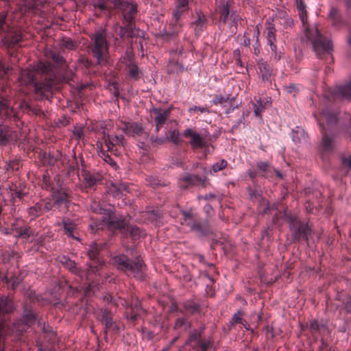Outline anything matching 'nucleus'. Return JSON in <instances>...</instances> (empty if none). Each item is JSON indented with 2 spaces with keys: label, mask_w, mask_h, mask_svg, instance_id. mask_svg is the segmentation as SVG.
I'll return each instance as SVG.
<instances>
[{
  "label": "nucleus",
  "mask_w": 351,
  "mask_h": 351,
  "mask_svg": "<svg viewBox=\"0 0 351 351\" xmlns=\"http://www.w3.org/2000/svg\"><path fill=\"white\" fill-rule=\"evenodd\" d=\"M24 317L26 324L27 325H29L34 319V315L30 312L25 313Z\"/></svg>",
  "instance_id": "obj_57"
},
{
  "label": "nucleus",
  "mask_w": 351,
  "mask_h": 351,
  "mask_svg": "<svg viewBox=\"0 0 351 351\" xmlns=\"http://www.w3.org/2000/svg\"><path fill=\"white\" fill-rule=\"evenodd\" d=\"M254 114L261 119V114L265 110V106L261 101H258L256 104H253Z\"/></svg>",
  "instance_id": "obj_50"
},
{
  "label": "nucleus",
  "mask_w": 351,
  "mask_h": 351,
  "mask_svg": "<svg viewBox=\"0 0 351 351\" xmlns=\"http://www.w3.org/2000/svg\"><path fill=\"white\" fill-rule=\"evenodd\" d=\"M103 139L108 151L113 153L114 155H119L120 149L123 147L125 144L123 135H110L104 133Z\"/></svg>",
  "instance_id": "obj_12"
},
{
  "label": "nucleus",
  "mask_w": 351,
  "mask_h": 351,
  "mask_svg": "<svg viewBox=\"0 0 351 351\" xmlns=\"http://www.w3.org/2000/svg\"><path fill=\"white\" fill-rule=\"evenodd\" d=\"M199 347L202 351H206L210 347L209 342H202L199 344Z\"/></svg>",
  "instance_id": "obj_64"
},
{
  "label": "nucleus",
  "mask_w": 351,
  "mask_h": 351,
  "mask_svg": "<svg viewBox=\"0 0 351 351\" xmlns=\"http://www.w3.org/2000/svg\"><path fill=\"white\" fill-rule=\"evenodd\" d=\"M319 126L322 130V148L324 151L328 152L332 149L333 148V138L328 136L326 133L324 131V126L322 123H319Z\"/></svg>",
  "instance_id": "obj_26"
},
{
  "label": "nucleus",
  "mask_w": 351,
  "mask_h": 351,
  "mask_svg": "<svg viewBox=\"0 0 351 351\" xmlns=\"http://www.w3.org/2000/svg\"><path fill=\"white\" fill-rule=\"evenodd\" d=\"M234 97H232V98H229V97H223L222 95H216L215 99H213V104H215V105H217V104H224L227 102L230 103V104H232V100H234Z\"/></svg>",
  "instance_id": "obj_48"
},
{
  "label": "nucleus",
  "mask_w": 351,
  "mask_h": 351,
  "mask_svg": "<svg viewBox=\"0 0 351 351\" xmlns=\"http://www.w3.org/2000/svg\"><path fill=\"white\" fill-rule=\"evenodd\" d=\"M322 117L328 125L335 123L337 121V114L328 110L322 112Z\"/></svg>",
  "instance_id": "obj_41"
},
{
  "label": "nucleus",
  "mask_w": 351,
  "mask_h": 351,
  "mask_svg": "<svg viewBox=\"0 0 351 351\" xmlns=\"http://www.w3.org/2000/svg\"><path fill=\"white\" fill-rule=\"evenodd\" d=\"M271 56L274 58V59L275 60H280V58H281V52L280 51H277V48H276V46L275 45V49L274 50H271Z\"/></svg>",
  "instance_id": "obj_59"
},
{
  "label": "nucleus",
  "mask_w": 351,
  "mask_h": 351,
  "mask_svg": "<svg viewBox=\"0 0 351 351\" xmlns=\"http://www.w3.org/2000/svg\"><path fill=\"white\" fill-rule=\"evenodd\" d=\"M29 215L35 219L40 216L43 213V204L36 203L34 206L30 207L28 210Z\"/></svg>",
  "instance_id": "obj_40"
},
{
  "label": "nucleus",
  "mask_w": 351,
  "mask_h": 351,
  "mask_svg": "<svg viewBox=\"0 0 351 351\" xmlns=\"http://www.w3.org/2000/svg\"><path fill=\"white\" fill-rule=\"evenodd\" d=\"M8 69V66H5L0 62V77H3L4 75L7 74Z\"/></svg>",
  "instance_id": "obj_61"
},
{
  "label": "nucleus",
  "mask_w": 351,
  "mask_h": 351,
  "mask_svg": "<svg viewBox=\"0 0 351 351\" xmlns=\"http://www.w3.org/2000/svg\"><path fill=\"white\" fill-rule=\"evenodd\" d=\"M12 137V131L9 127L0 128V147L5 146Z\"/></svg>",
  "instance_id": "obj_25"
},
{
  "label": "nucleus",
  "mask_w": 351,
  "mask_h": 351,
  "mask_svg": "<svg viewBox=\"0 0 351 351\" xmlns=\"http://www.w3.org/2000/svg\"><path fill=\"white\" fill-rule=\"evenodd\" d=\"M8 168L11 169L12 170H18L19 168V161H10L8 165Z\"/></svg>",
  "instance_id": "obj_58"
},
{
  "label": "nucleus",
  "mask_w": 351,
  "mask_h": 351,
  "mask_svg": "<svg viewBox=\"0 0 351 351\" xmlns=\"http://www.w3.org/2000/svg\"><path fill=\"white\" fill-rule=\"evenodd\" d=\"M249 195L252 200L261 201L262 198L259 191H258L257 190H252L251 189H249Z\"/></svg>",
  "instance_id": "obj_53"
},
{
  "label": "nucleus",
  "mask_w": 351,
  "mask_h": 351,
  "mask_svg": "<svg viewBox=\"0 0 351 351\" xmlns=\"http://www.w3.org/2000/svg\"><path fill=\"white\" fill-rule=\"evenodd\" d=\"M182 215L183 217L182 223L188 226L191 228L196 220V215L192 211L189 210L183 211Z\"/></svg>",
  "instance_id": "obj_33"
},
{
  "label": "nucleus",
  "mask_w": 351,
  "mask_h": 351,
  "mask_svg": "<svg viewBox=\"0 0 351 351\" xmlns=\"http://www.w3.org/2000/svg\"><path fill=\"white\" fill-rule=\"evenodd\" d=\"M100 250L101 247L97 243H93L89 246L87 254L91 260V263L89 265V268L88 269L86 274L88 280L90 279V274H97L105 265L104 262L100 260L99 258Z\"/></svg>",
  "instance_id": "obj_7"
},
{
  "label": "nucleus",
  "mask_w": 351,
  "mask_h": 351,
  "mask_svg": "<svg viewBox=\"0 0 351 351\" xmlns=\"http://www.w3.org/2000/svg\"><path fill=\"white\" fill-rule=\"evenodd\" d=\"M0 117L2 119H13L14 121L20 119L19 115L6 101H0Z\"/></svg>",
  "instance_id": "obj_17"
},
{
  "label": "nucleus",
  "mask_w": 351,
  "mask_h": 351,
  "mask_svg": "<svg viewBox=\"0 0 351 351\" xmlns=\"http://www.w3.org/2000/svg\"><path fill=\"white\" fill-rule=\"evenodd\" d=\"M93 44L90 47V53L95 59L96 63L103 66L108 64L109 53L108 45L104 32H97L93 38Z\"/></svg>",
  "instance_id": "obj_4"
},
{
  "label": "nucleus",
  "mask_w": 351,
  "mask_h": 351,
  "mask_svg": "<svg viewBox=\"0 0 351 351\" xmlns=\"http://www.w3.org/2000/svg\"><path fill=\"white\" fill-rule=\"evenodd\" d=\"M151 141L153 143H156L157 144H163L168 141V136L166 137H158V136H151Z\"/></svg>",
  "instance_id": "obj_56"
},
{
  "label": "nucleus",
  "mask_w": 351,
  "mask_h": 351,
  "mask_svg": "<svg viewBox=\"0 0 351 351\" xmlns=\"http://www.w3.org/2000/svg\"><path fill=\"white\" fill-rule=\"evenodd\" d=\"M191 230L199 233L202 235L206 234L208 232V225L205 221H200L196 219L195 223L191 228Z\"/></svg>",
  "instance_id": "obj_30"
},
{
  "label": "nucleus",
  "mask_w": 351,
  "mask_h": 351,
  "mask_svg": "<svg viewBox=\"0 0 351 351\" xmlns=\"http://www.w3.org/2000/svg\"><path fill=\"white\" fill-rule=\"evenodd\" d=\"M189 9V0H176L175 8L173 10V18L175 21L173 26L175 29L171 33L173 36L178 34L181 24L179 19Z\"/></svg>",
  "instance_id": "obj_13"
},
{
  "label": "nucleus",
  "mask_w": 351,
  "mask_h": 351,
  "mask_svg": "<svg viewBox=\"0 0 351 351\" xmlns=\"http://www.w3.org/2000/svg\"><path fill=\"white\" fill-rule=\"evenodd\" d=\"M121 130L132 136H140L143 133L142 126L137 123H124Z\"/></svg>",
  "instance_id": "obj_19"
},
{
  "label": "nucleus",
  "mask_w": 351,
  "mask_h": 351,
  "mask_svg": "<svg viewBox=\"0 0 351 351\" xmlns=\"http://www.w3.org/2000/svg\"><path fill=\"white\" fill-rule=\"evenodd\" d=\"M9 7L8 0H0V35L2 43L6 47H12L21 40L22 36L17 29L10 27L5 21Z\"/></svg>",
  "instance_id": "obj_3"
},
{
  "label": "nucleus",
  "mask_w": 351,
  "mask_h": 351,
  "mask_svg": "<svg viewBox=\"0 0 351 351\" xmlns=\"http://www.w3.org/2000/svg\"><path fill=\"white\" fill-rule=\"evenodd\" d=\"M128 75L130 78L134 80H138L141 78L142 73L138 69V66L135 64H130L128 66Z\"/></svg>",
  "instance_id": "obj_36"
},
{
  "label": "nucleus",
  "mask_w": 351,
  "mask_h": 351,
  "mask_svg": "<svg viewBox=\"0 0 351 351\" xmlns=\"http://www.w3.org/2000/svg\"><path fill=\"white\" fill-rule=\"evenodd\" d=\"M132 25H131L130 27H128V23H127V25L125 27L117 26L116 27L115 31L121 37H123L126 34V33L128 34L129 36H132Z\"/></svg>",
  "instance_id": "obj_47"
},
{
  "label": "nucleus",
  "mask_w": 351,
  "mask_h": 351,
  "mask_svg": "<svg viewBox=\"0 0 351 351\" xmlns=\"http://www.w3.org/2000/svg\"><path fill=\"white\" fill-rule=\"evenodd\" d=\"M201 333L197 330H194L192 332L188 339L189 342H192L195 341H199L200 339Z\"/></svg>",
  "instance_id": "obj_54"
},
{
  "label": "nucleus",
  "mask_w": 351,
  "mask_h": 351,
  "mask_svg": "<svg viewBox=\"0 0 351 351\" xmlns=\"http://www.w3.org/2000/svg\"><path fill=\"white\" fill-rule=\"evenodd\" d=\"M13 310V304L10 298L8 297L0 299V317L2 314L12 312Z\"/></svg>",
  "instance_id": "obj_29"
},
{
  "label": "nucleus",
  "mask_w": 351,
  "mask_h": 351,
  "mask_svg": "<svg viewBox=\"0 0 351 351\" xmlns=\"http://www.w3.org/2000/svg\"><path fill=\"white\" fill-rule=\"evenodd\" d=\"M244 312L242 310H238L232 316L230 322V326L237 324H241L246 328V322L243 319Z\"/></svg>",
  "instance_id": "obj_34"
},
{
  "label": "nucleus",
  "mask_w": 351,
  "mask_h": 351,
  "mask_svg": "<svg viewBox=\"0 0 351 351\" xmlns=\"http://www.w3.org/2000/svg\"><path fill=\"white\" fill-rule=\"evenodd\" d=\"M182 306L186 311H187L191 314L197 313L199 311V304L193 301H190V300L185 301L183 302Z\"/></svg>",
  "instance_id": "obj_39"
},
{
  "label": "nucleus",
  "mask_w": 351,
  "mask_h": 351,
  "mask_svg": "<svg viewBox=\"0 0 351 351\" xmlns=\"http://www.w3.org/2000/svg\"><path fill=\"white\" fill-rule=\"evenodd\" d=\"M219 26L223 29L226 27L229 28L231 33H234L240 17L236 12L230 10L228 1L219 6Z\"/></svg>",
  "instance_id": "obj_6"
},
{
  "label": "nucleus",
  "mask_w": 351,
  "mask_h": 351,
  "mask_svg": "<svg viewBox=\"0 0 351 351\" xmlns=\"http://www.w3.org/2000/svg\"><path fill=\"white\" fill-rule=\"evenodd\" d=\"M110 191L114 197H119L121 195H124L130 193V186L126 183L118 182L112 183Z\"/></svg>",
  "instance_id": "obj_20"
},
{
  "label": "nucleus",
  "mask_w": 351,
  "mask_h": 351,
  "mask_svg": "<svg viewBox=\"0 0 351 351\" xmlns=\"http://www.w3.org/2000/svg\"><path fill=\"white\" fill-rule=\"evenodd\" d=\"M295 3L300 19L304 27L306 37L311 42L316 55L321 57L322 54L329 53L332 49L331 41L320 34L316 27L312 28L308 27L307 25V11L303 0H295Z\"/></svg>",
  "instance_id": "obj_2"
},
{
  "label": "nucleus",
  "mask_w": 351,
  "mask_h": 351,
  "mask_svg": "<svg viewBox=\"0 0 351 351\" xmlns=\"http://www.w3.org/2000/svg\"><path fill=\"white\" fill-rule=\"evenodd\" d=\"M51 62H40L33 70H22L19 82L21 85H32L38 94H43L62 82L73 80V73L68 69L63 57L50 51L47 55Z\"/></svg>",
  "instance_id": "obj_1"
},
{
  "label": "nucleus",
  "mask_w": 351,
  "mask_h": 351,
  "mask_svg": "<svg viewBox=\"0 0 351 351\" xmlns=\"http://www.w3.org/2000/svg\"><path fill=\"white\" fill-rule=\"evenodd\" d=\"M166 136H168V141H171L175 145L180 143V133L176 130L167 132Z\"/></svg>",
  "instance_id": "obj_45"
},
{
  "label": "nucleus",
  "mask_w": 351,
  "mask_h": 351,
  "mask_svg": "<svg viewBox=\"0 0 351 351\" xmlns=\"http://www.w3.org/2000/svg\"><path fill=\"white\" fill-rule=\"evenodd\" d=\"M61 45L62 46L69 49H73L75 47V43L70 38L63 39Z\"/></svg>",
  "instance_id": "obj_52"
},
{
  "label": "nucleus",
  "mask_w": 351,
  "mask_h": 351,
  "mask_svg": "<svg viewBox=\"0 0 351 351\" xmlns=\"http://www.w3.org/2000/svg\"><path fill=\"white\" fill-rule=\"evenodd\" d=\"M97 319L105 326L104 334L106 337L108 332L117 333L119 331V326L113 319V314L107 309H101L97 313Z\"/></svg>",
  "instance_id": "obj_10"
},
{
  "label": "nucleus",
  "mask_w": 351,
  "mask_h": 351,
  "mask_svg": "<svg viewBox=\"0 0 351 351\" xmlns=\"http://www.w3.org/2000/svg\"><path fill=\"white\" fill-rule=\"evenodd\" d=\"M228 165V162L226 160L221 159V160L215 162L213 165L212 169L213 172H218L223 169H225Z\"/></svg>",
  "instance_id": "obj_49"
},
{
  "label": "nucleus",
  "mask_w": 351,
  "mask_h": 351,
  "mask_svg": "<svg viewBox=\"0 0 351 351\" xmlns=\"http://www.w3.org/2000/svg\"><path fill=\"white\" fill-rule=\"evenodd\" d=\"M290 228L293 231V237L295 240H300L301 239L305 241L308 240L311 230L306 224L299 221L293 220Z\"/></svg>",
  "instance_id": "obj_16"
},
{
  "label": "nucleus",
  "mask_w": 351,
  "mask_h": 351,
  "mask_svg": "<svg viewBox=\"0 0 351 351\" xmlns=\"http://www.w3.org/2000/svg\"><path fill=\"white\" fill-rule=\"evenodd\" d=\"M94 212L99 214H104L105 216H102L99 220L101 221L104 226H106L110 230H123L125 228L127 223L124 219H115L113 216V213L108 211L107 213L106 210L102 208H94L92 206Z\"/></svg>",
  "instance_id": "obj_8"
},
{
  "label": "nucleus",
  "mask_w": 351,
  "mask_h": 351,
  "mask_svg": "<svg viewBox=\"0 0 351 351\" xmlns=\"http://www.w3.org/2000/svg\"><path fill=\"white\" fill-rule=\"evenodd\" d=\"M191 328V322L186 317L178 318L174 324V328L186 332Z\"/></svg>",
  "instance_id": "obj_32"
},
{
  "label": "nucleus",
  "mask_w": 351,
  "mask_h": 351,
  "mask_svg": "<svg viewBox=\"0 0 351 351\" xmlns=\"http://www.w3.org/2000/svg\"><path fill=\"white\" fill-rule=\"evenodd\" d=\"M62 225L64 230V233L68 236L72 238H74L77 240L79 239L74 236L73 232L76 228V225L70 219H64L62 221Z\"/></svg>",
  "instance_id": "obj_31"
},
{
  "label": "nucleus",
  "mask_w": 351,
  "mask_h": 351,
  "mask_svg": "<svg viewBox=\"0 0 351 351\" xmlns=\"http://www.w3.org/2000/svg\"><path fill=\"white\" fill-rule=\"evenodd\" d=\"M179 184L182 189L195 186L206 188L209 185V182L206 177L201 178L195 174L184 173L179 178Z\"/></svg>",
  "instance_id": "obj_11"
},
{
  "label": "nucleus",
  "mask_w": 351,
  "mask_h": 351,
  "mask_svg": "<svg viewBox=\"0 0 351 351\" xmlns=\"http://www.w3.org/2000/svg\"><path fill=\"white\" fill-rule=\"evenodd\" d=\"M114 6L119 8L123 15V20L128 23V27L132 25L133 19L137 12L136 4L130 3L127 0H110Z\"/></svg>",
  "instance_id": "obj_9"
},
{
  "label": "nucleus",
  "mask_w": 351,
  "mask_h": 351,
  "mask_svg": "<svg viewBox=\"0 0 351 351\" xmlns=\"http://www.w3.org/2000/svg\"><path fill=\"white\" fill-rule=\"evenodd\" d=\"M8 282L12 286V289H14L15 287L19 283V280L11 278Z\"/></svg>",
  "instance_id": "obj_63"
},
{
  "label": "nucleus",
  "mask_w": 351,
  "mask_h": 351,
  "mask_svg": "<svg viewBox=\"0 0 351 351\" xmlns=\"http://www.w3.org/2000/svg\"><path fill=\"white\" fill-rule=\"evenodd\" d=\"M112 263L117 269L130 272L137 279L142 280L144 277V265L140 258H136L133 262L126 256L120 254L112 258Z\"/></svg>",
  "instance_id": "obj_5"
},
{
  "label": "nucleus",
  "mask_w": 351,
  "mask_h": 351,
  "mask_svg": "<svg viewBox=\"0 0 351 351\" xmlns=\"http://www.w3.org/2000/svg\"><path fill=\"white\" fill-rule=\"evenodd\" d=\"M343 165L351 169V155L342 158Z\"/></svg>",
  "instance_id": "obj_60"
},
{
  "label": "nucleus",
  "mask_w": 351,
  "mask_h": 351,
  "mask_svg": "<svg viewBox=\"0 0 351 351\" xmlns=\"http://www.w3.org/2000/svg\"><path fill=\"white\" fill-rule=\"evenodd\" d=\"M310 330L313 332L321 333L326 330V327L324 324H319L317 320H312L310 322Z\"/></svg>",
  "instance_id": "obj_42"
},
{
  "label": "nucleus",
  "mask_w": 351,
  "mask_h": 351,
  "mask_svg": "<svg viewBox=\"0 0 351 351\" xmlns=\"http://www.w3.org/2000/svg\"><path fill=\"white\" fill-rule=\"evenodd\" d=\"M20 108L21 109L27 110H29V111L32 110V108L29 106V104L27 102H26L25 101H24V100L21 101V103L20 104Z\"/></svg>",
  "instance_id": "obj_62"
},
{
  "label": "nucleus",
  "mask_w": 351,
  "mask_h": 351,
  "mask_svg": "<svg viewBox=\"0 0 351 351\" xmlns=\"http://www.w3.org/2000/svg\"><path fill=\"white\" fill-rule=\"evenodd\" d=\"M142 309L138 302L127 307L125 315L128 319L132 322H135L140 316Z\"/></svg>",
  "instance_id": "obj_22"
},
{
  "label": "nucleus",
  "mask_w": 351,
  "mask_h": 351,
  "mask_svg": "<svg viewBox=\"0 0 351 351\" xmlns=\"http://www.w3.org/2000/svg\"><path fill=\"white\" fill-rule=\"evenodd\" d=\"M329 17L332 20L334 25H338L341 23V16L339 13V10L336 8H332L330 13Z\"/></svg>",
  "instance_id": "obj_46"
},
{
  "label": "nucleus",
  "mask_w": 351,
  "mask_h": 351,
  "mask_svg": "<svg viewBox=\"0 0 351 351\" xmlns=\"http://www.w3.org/2000/svg\"><path fill=\"white\" fill-rule=\"evenodd\" d=\"M60 263L72 273L75 274L80 273V269L76 267L75 261L71 260L69 257L65 256L60 257Z\"/></svg>",
  "instance_id": "obj_27"
},
{
  "label": "nucleus",
  "mask_w": 351,
  "mask_h": 351,
  "mask_svg": "<svg viewBox=\"0 0 351 351\" xmlns=\"http://www.w3.org/2000/svg\"><path fill=\"white\" fill-rule=\"evenodd\" d=\"M332 95L335 98H345L351 101V80L344 85L336 86Z\"/></svg>",
  "instance_id": "obj_18"
},
{
  "label": "nucleus",
  "mask_w": 351,
  "mask_h": 351,
  "mask_svg": "<svg viewBox=\"0 0 351 351\" xmlns=\"http://www.w3.org/2000/svg\"><path fill=\"white\" fill-rule=\"evenodd\" d=\"M275 32H276V29H274V26L269 25L267 27V44L270 47V49L271 50H274L275 49V44H274V42L276 40Z\"/></svg>",
  "instance_id": "obj_35"
},
{
  "label": "nucleus",
  "mask_w": 351,
  "mask_h": 351,
  "mask_svg": "<svg viewBox=\"0 0 351 351\" xmlns=\"http://www.w3.org/2000/svg\"><path fill=\"white\" fill-rule=\"evenodd\" d=\"M171 111V108L166 109L153 108L151 109L150 114L153 117L156 132H158L164 126L170 116Z\"/></svg>",
  "instance_id": "obj_15"
},
{
  "label": "nucleus",
  "mask_w": 351,
  "mask_h": 351,
  "mask_svg": "<svg viewBox=\"0 0 351 351\" xmlns=\"http://www.w3.org/2000/svg\"><path fill=\"white\" fill-rule=\"evenodd\" d=\"M73 135L76 139H80L84 135V129L82 127H75L73 130Z\"/></svg>",
  "instance_id": "obj_55"
},
{
  "label": "nucleus",
  "mask_w": 351,
  "mask_h": 351,
  "mask_svg": "<svg viewBox=\"0 0 351 351\" xmlns=\"http://www.w3.org/2000/svg\"><path fill=\"white\" fill-rule=\"evenodd\" d=\"M308 134L302 128H297L296 130L292 131V139L296 144L306 142Z\"/></svg>",
  "instance_id": "obj_28"
},
{
  "label": "nucleus",
  "mask_w": 351,
  "mask_h": 351,
  "mask_svg": "<svg viewBox=\"0 0 351 351\" xmlns=\"http://www.w3.org/2000/svg\"><path fill=\"white\" fill-rule=\"evenodd\" d=\"M69 202L66 194L64 193H61L56 197L53 202V207L59 208L63 206L64 209H66L68 206Z\"/></svg>",
  "instance_id": "obj_38"
},
{
  "label": "nucleus",
  "mask_w": 351,
  "mask_h": 351,
  "mask_svg": "<svg viewBox=\"0 0 351 351\" xmlns=\"http://www.w3.org/2000/svg\"><path fill=\"white\" fill-rule=\"evenodd\" d=\"M259 73L262 80L264 82L270 81L272 70L267 62L261 61L258 63Z\"/></svg>",
  "instance_id": "obj_24"
},
{
  "label": "nucleus",
  "mask_w": 351,
  "mask_h": 351,
  "mask_svg": "<svg viewBox=\"0 0 351 351\" xmlns=\"http://www.w3.org/2000/svg\"><path fill=\"white\" fill-rule=\"evenodd\" d=\"M12 232L15 237L23 239L29 238L33 233L32 229L29 226H17L12 225Z\"/></svg>",
  "instance_id": "obj_23"
},
{
  "label": "nucleus",
  "mask_w": 351,
  "mask_h": 351,
  "mask_svg": "<svg viewBox=\"0 0 351 351\" xmlns=\"http://www.w3.org/2000/svg\"><path fill=\"white\" fill-rule=\"evenodd\" d=\"M84 180L89 187H92L100 181L99 175L91 174L90 173H85L84 174Z\"/></svg>",
  "instance_id": "obj_37"
},
{
  "label": "nucleus",
  "mask_w": 351,
  "mask_h": 351,
  "mask_svg": "<svg viewBox=\"0 0 351 351\" xmlns=\"http://www.w3.org/2000/svg\"><path fill=\"white\" fill-rule=\"evenodd\" d=\"M183 135L189 138V144L194 149H202L206 146V136L203 134H199L191 128L184 130Z\"/></svg>",
  "instance_id": "obj_14"
},
{
  "label": "nucleus",
  "mask_w": 351,
  "mask_h": 351,
  "mask_svg": "<svg viewBox=\"0 0 351 351\" xmlns=\"http://www.w3.org/2000/svg\"><path fill=\"white\" fill-rule=\"evenodd\" d=\"M99 155L101 158H103L105 162H108L112 167L117 168V163L112 159V158L108 154H106L104 152L101 150Z\"/></svg>",
  "instance_id": "obj_51"
},
{
  "label": "nucleus",
  "mask_w": 351,
  "mask_h": 351,
  "mask_svg": "<svg viewBox=\"0 0 351 351\" xmlns=\"http://www.w3.org/2000/svg\"><path fill=\"white\" fill-rule=\"evenodd\" d=\"M127 229L130 233V237L134 239H137L144 235V233L135 226H128Z\"/></svg>",
  "instance_id": "obj_44"
},
{
  "label": "nucleus",
  "mask_w": 351,
  "mask_h": 351,
  "mask_svg": "<svg viewBox=\"0 0 351 351\" xmlns=\"http://www.w3.org/2000/svg\"><path fill=\"white\" fill-rule=\"evenodd\" d=\"M257 167L260 171H262V176L264 177H268L269 173L271 172L272 167L267 162H257Z\"/></svg>",
  "instance_id": "obj_43"
},
{
  "label": "nucleus",
  "mask_w": 351,
  "mask_h": 351,
  "mask_svg": "<svg viewBox=\"0 0 351 351\" xmlns=\"http://www.w3.org/2000/svg\"><path fill=\"white\" fill-rule=\"evenodd\" d=\"M195 34H199L207 26V19L201 12H197L195 20L192 23Z\"/></svg>",
  "instance_id": "obj_21"
}]
</instances>
